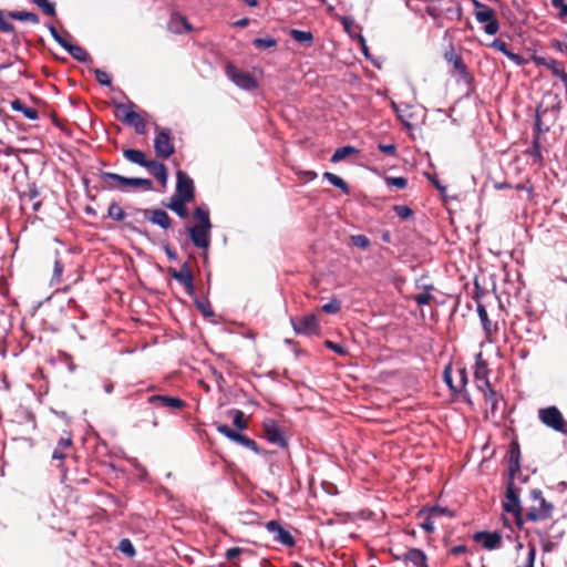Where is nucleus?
Masks as SVG:
<instances>
[{"label": "nucleus", "instance_id": "nucleus-1", "mask_svg": "<svg viewBox=\"0 0 567 567\" xmlns=\"http://www.w3.org/2000/svg\"><path fill=\"white\" fill-rule=\"evenodd\" d=\"M546 97L551 101L546 103L544 99L536 107L533 143L532 150L529 151V155L534 158L535 162L543 161L540 135L550 130L551 125L556 122L561 109V101L558 95L548 93Z\"/></svg>", "mask_w": 567, "mask_h": 567}, {"label": "nucleus", "instance_id": "nucleus-2", "mask_svg": "<svg viewBox=\"0 0 567 567\" xmlns=\"http://www.w3.org/2000/svg\"><path fill=\"white\" fill-rule=\"evenodd\" d=\"M519 456L520 447L517 441H513L509 444V449L506 454L508 464V481L506 487V502L503 503V508L507 513L523 512L519 501L520 488L515 485V475L519 472Z\"/></svg>", "mask_w": 567, "mask_h": 567}, {"label": "nucleus", "instance_id": "nucleus-3", "mask_svg": "<svg viewBox=\"0 0 567 567\" xmlns=\"http://www.w3.org/2000/svg\"><path fill=\"white\" fill-rule=\"evenodd\" d=\"M193 218L196 224L186 225L185 231L196 248L207 251L210 247L213 228L209 209L207 207H196L193 212Z\"/></svg>", "mask_w": 567, "mask_h": 567}, {"label": "nucleus", "instance_id": "nucleus-4", "mask_svg": "<svg viewBox=\"0 0 567 567\" xmlns=\"http://www.w3.org/2000/svg\"><path fill=\"white\" fill-rule=\"evenodd\" d=\"M100 178L103 183V187L107 189H125L128 186L141 187L144 190H151L153 188V182L148 178L124 177L110 172H101Z\"/></svg>", "mask_w": 567, "mask_h": 567}, {"label": "nucleus", "instance_id": "nucleus-5", "mask_svg": "<svg viewBox=\"0 0 567 567\" xmlns=\"http://www.w3.org/2000/svg\"><path fill=\"white\" fill-rule=\"evenodd\" d=\"M530 498L533 501V505L528 508L526 513V518L532 522L537 520H546L551 517L554 506L551 503H548L544 496L543 492L538 488H534L530 491Z\"/></svg>", "mask_w": 567, "mask_h": 567}, {"label": "nucleus", "instance_id": "nucleus-6", "mask_svg": "<svg viewBox=\"0 0 567 567\" xmlns=\"http://www.w3.org/2000/svg\"><path fill=\"white\" fill-rule=\"evenodd\" d=\"M474 6V14L476 20L480 23H484V31L489 34L494 35L499 30V23L496 18L495 11L489 8L487 4L482 3L478 0H471Z\"/></svg>", "mask_w": 567, "mask_h": 567}, {"label": "nucleus", "instance_id": "nucleus-7", "mask_svg": "<svg viewBox=\"0 0 567 567\" xmlns=\"http://www.w3.org/2000/svg\"><path fill=\"white\" fill-rule=\"evenodd\" d=\"M538 417L547 427L567 436V421L557 406L551 405L539 409Z\"/></svg>", "mask_w": 567, "mask_h": 567}, {"label": "nucleus", "instance_id": "nucleus-8", "mask_svg": "<svg viewBox=\"0 0 567 567\" xmlns=\"http://www.w3.org/2000/svg\"><path fill=\"white\" fill-rule=\"evenodd\" d=\"M18 20L23 22H30L32 24H38L40 22L39 17L29 11H4L0 9V32L2 33H12L16 31V27L9 21Z\"/></svg>", "mask_w": 567, "mask_h": 567}, {"label": "nucleus", "instance_id": "nucleus-9", "mask_svg": "<svg viewBox=\"0 0 567 567\" xmlns=\"http://www.w3.org/2000/svg\"><path fill=\"white\" fill-rule=\"evenodd\" d=\"M156 136L154 138V150L157 157L169 158L175 153L172 131L167 127L156 126Z\"/></svg>", "mask_w": 567, "mask_h": 567}, {"label": "nucleus", "instance_id": "nucleus-10", "mask_svg": "<svg viewBox=\"0 0 567 567\" xmlns=\"http://www.w3.org/2000/svg\"><path fill=\"white\" fill-rule=\"evenodd\" d=\"M133 106V103H130L128 105L122 103L116 104V109L123 112V116H118V118L123 123L133 126L137 134L144 135L146 133V123L138 113L132 110Z\"/></svg>", "mask_w": 567, "mask_h": 567}, {"label": "nucleus", "instance_id": "nucleus-11", "mask_svg": "<svg viewBox=\"0 0 567 567\" xmlns=\"http://www.w3.org/2000/svg\"><path fill=\"white\" fill-rule=\"evenodd\" d=\"M174 197L193 202L195 198V186L193 179L184 172L176 173V189Z\"/></svg>", "mask_w": 567, "mask_h": 567}, {"label": "nucleus", "instance_id": "nucleus-12", "mask_svg": "<svg viewBox=\"0 0 567 567\" xmlns=\"http://www.w3.org/2000/svg\"><path fill=\"white\" fill-rule=\"evenodd\" d=\"M143 214L144 218L151 221L154 225L159 226L163 229H168L172 227L173 220L169 215L163 209H142L132 207V214Z\"/></svg>", "mask_w": 567, "mask_h": 567}, {"label": "nucleus", "instance_id": "nucleus-13", "mask_svg": "<svg viewBox=\"0 0 567 567\" xmlns=\"http://www.w3.org/2000/svg\"><path fill=\"white\" fill-rule=\"evenodd\" d=\"M262 430L266 440L279 447H286L288 445L285 432L279 427L277 422L272 419H266L262 422Z\"/></svg>", "mask_w": 567, "mask_h": 567}, {"label": "nucleus", "instance_id": "nucleus-14", "mask_svg": "<svg viewBox=\"0 0 567 567\" xmlns=\"http://www.w3.org/2000/svg\"><path fill=\"white\" fill-rule=\"evenodd\" d=\"M291 324L297 334H318L320 326L316 315L310 313L297 319H291Z\"/></svg>", "mask_w": 567, "mask_h": 567}, {"label": "nucleus", "instance_id": "nucleus-15", "mask_svg": "<svg viewBox=\"0 0 567 567\" xmlns=\"http://www.w3.org/2000/svg\"><path fill=\"white\" fill-rule=\"evenodd\" d=\"M168 275L184 286L186 292L189 296L195 293L194 277L189 268L188 262H184L179 270L169 267L167 269Z\"/></svg>", "mask_w": 567, "mask_h": 567}, {"label": "nucleus", "instance_id": "nucleus-16", "mask_svg": "<svg viewBox=\"0 0 567 567\" xmlns=\"http://www.w3.org/2000/svg\"><path fill=\"white\" fill-rule=\"evenodd\" d=\"M216 430L229 440L251 450L254 453L258 454L260 452L258 444L252 439L230 429L227 424H217Z\"/></svg>", "mask_w": 567, "mask_h": 567}, {"label": "nucleus", "instance_id": "nucleus-17", "mask_svg": "<svg viewBox=\"0 0 567 567\" xmlns=\"http://www.w3.org/2000/svg\"><path fill=\"white\" fill-rule=\"evenodd\" d=\"M226 74L241 89L252 90L257 86V82L250 73L238 70L231 63L226 65Z\"/></svg>", "mask_w": 567, "mask_h": 567}, {"label": "nucleus", "instance_id": "nucleus-18", "mask_svg": "<svg viewBox=\"0 0 567 567\" xmlns=\"http://www.w3.org/2000/svg\"><path fill=\"white\" fill-rule=\"evenodd\" d=\"M147 402L155 408H164L175 412L186 408V402L176 396L155 394L147 399Z\"/></svg>", "mask_w": 567, "mask_h": 567}, {"label": "nucleus", "instance_id": "nucleus-19", "mask_svg": "<svg viewBox=\"0 0 567 567\" xmlns=\"http://www.w3.org/2000/svg\"><path fill=\"white\" fill-rule=\"evenodd\" d=\"M474 381L478 391L484 392L492 389L488 380V367L487 362L482 359V354L477 355L474 370Z\"/></svg>", "mask_w": 567, "mask_h": 567}, {"label": "nucleus", "instance_id": "nucleus-20", "mask_svg": "<svg viewBox=\"0 0 567 567\" xmlns=\"http://www.w3.org/2000/svg\"><path fill=\"white\" fill-rule=\"evenodd\" d=\"M269 533L275 535V540L279 542L280 544L293 547L296 545V540L293 536L286 530L278 520H270L266 525Z\"/></svg>", "mask_w": 567, "mask_h": 567}, {"label": "nucleus", "instance_id": "nucleus-21", "mask_svg": "<svg viewBox=\"0 0 567 567\" xmlns=\"http://www.w3.org/2000/svg\"><path fill=\"white\" fill-rule=\"evenodd\" d=\"M474 540L482 543L488 550L498 548L502 545V536L497 532H478L474 535Z\"/></svg>", "mask_w": 567, "mask_h": 567}, {"label": "nucleus", "instance_id": "nucleus-22", "mask_svg": "<svg viewBox=\"0 0 567 567\" xmlns=\"http://www.w3.org/2000/svg\"><path fill=\"white\" fill-rule=\"evenodd\" d=\"M485 403L489 406L485 412V419H496L498 416V402L502 395L493 388L482 392Z\"/></svg>", "mask_w": 567, "mask_h": 567}, {"label": "nucleus", "instance_id": "nucleus-23", "mask_svg": "<svg viewBox=\"0 0 567 567\" xmlns=\"http://www.w3.org/2000/svg\"><path fill=\"white\" fill-rule=\"evenodd\" d=\"M445 59L453 64L454 70L460 74V76L464 81L470 82L472 80V75L470 74L467 66L463 62L462 56L457 55L453 49L445 53Z\"/></svg>", "mask_w": 567, "mask_h": 567}, {"label": "nucleus", "instance_id": "nucleus-24", "mask_svg": "<svg viewBox=\"0 0 567 567\" xmlns=\"http://www.w3.org/2000/svg\"><path fill=\"white\" fill-rule=\"evenodd\" d=\"M491 47L499 52H502L504 55H506L511 61H513L516 65H525L527 63V60L524 59L522 55L516 54L512 52L507 43L501 39H495Z\"/></svg>", "mask_w": 567, "mask_h": 567}, {"label": "nucleus", "instance_id": "nucleus-25", "mask_svg": "<svg viewBox=\"0 0 567 567\" xmlns=\"http://www.w3.org/2000/svg\"><path fill=\"white\" fill-rule=\"evenodd\" d=\"M168 30L173 33L190 32L193 27L186 17L181 13H173L168 23Z\"/></svg>", "mask_w": 567, "mask_h": 567}, {"label": "nucleus", "instance_id": "nucleus-26", "mask_svg": "<svg viewBox=\"0 0 567 567\" xmlns=\"http://www.w3.org/2000/svg\"><path fill=\"white\" fill-rule=\"evenodd\" d=\"M159 183L163 185L167 182V168L166 166L155 159L147 161V163L144 166Z\"/></svg>", "mask_w": 567, "mask_h": 567}, {"label": "nucleus", "instance_id": "nucleus-27", "mask_svg": "<svg viewBox=\"0 0 567 567\" xmlns=\"http://www.w3.org/2000/svg\"><path fill=\"white\" fill-rule=\"evenodd\" d=\"M190 203V200L187 199H181L177 197L172 196L169 198V202L165 204V206L174 212L179 218L186 219L188 218V208L187 204Z\"/></svg>", "mask_w": 567, "mask_h": 567}, {"label": "nucleus", "instance_id": "nucleus-28", "mask_svg": "<svg viewBox=\"0 0 567 567\" xmlns=\"http://www.w3.org/2000/svg\"><path fill=\"white\" fill-rule=\"evenodd\" d=\"M532 60L538 66L539 65L546 66L548 70L551 71L553 75H555L557 78L559 76L560 72L565 71L564 68L561 66V63H559L555 59L545 58V56L534 54Z\"/></svg>", "mask_w": 567, "mask_h": 567}, {"label": "nucleus", "instance_id": "nucleus-29", "mask_svg": "<svg viewBox=\"0 0 567 567\" xmlns=\"http://www.w3.org/2000/svg\"><path fill=\"white\" fill-rule=\"evenodd\" d=\"M403 559L404 561L413 564L415 567H429L425 553L419 548H410L403 555Z\"/></svg>", "mask_w": 567, "mask_h": 567}, {"label": "nucleus", "instance_id": "nucleus-30", "mask_svg": "<svg viewBox=\"0 0 567 567\" xmlns=\"http://www.w3.org/2000/svg\"><path fill=\"white\" fill-rule=\"evenodd\" d=\"M62 48L65 49L73 59L79 62H89L92 61L87 51L79 44H72L69 41L62 43Z\"/></svg>", "mask_w": 567, "mask_h": 567}, {"label": "nucleus", "instance_id": "nucleus-31", "mask_svg": "<svg viewBox=\"0 0 567 567\" xmlns=\"http://www.w3.org/2000/svg\"><path fill=\"white\" fill-rule=\"evenodd\" d=\"M477 313L481 319L485 334L486 337L489 338L493 333L497 331V324L491 321L485 307L481 303L477 305Z\"/></svg>", "mask_w": 567, "mask_h": 567}, {"label": "nucleus", "instance_id": "nucleus-32", "mask_svg": "<svg viewBox=\"0 0 567 567\" xmlns=\"http://www.w3.org/2000/svg\"><path fill=\"white\" fill-rule=\"evenodd\" d=\"M10 105L13 111L21 112L29 120H37L39 117L38 111L33 107H28L20 99H14Z\"/></svg>", "mask_w": 567, "mask_h": 567}, {"label": "nucleus", "instance_id": "nucleus-33", "mask_svg": "<svg viewBox=\"0 0 567 567\" xmlns=\"http://www.w3.org/2000/svg\"><path fill=\"white\" fill-rule=\"evenodd\" d=\"M123 155L131 163L137 164L142 167H144L148 161L146 159L145 153L143 151L135 148H124Z\"/></svg>", "mask_w": 567, "mask_h": 567}, {"label": "nucleus", "instance_id": "nucleus-34", "mask_svg": "<svg viewBox=\"0 0 567 567\" xmlns=\"http://www.w3.org/2000/svg\"><path fill=\"white\" fill-rule=\"evenodd\" d=\"M72 445V439L70 434H66L65 436H62L59 442L58 446L54 449L52 453L53 460H64L66 454L64 453L65 450L70 449Z\"/></svg>", "mask_w": 567, "mask_h": 567}, {"label": "nucleus", "instance_id": "nucleus-35", "mask_svg": "<svg viewBox=\"0 0 567 567\" xmlns=\"http://www.w3.org/2000/svg\"><path fill=\"white\" fill-rule=\"evenodd\" d=\"M449 3L451 6L443 9V13H445L449 20H457L460 21L463 17V9L458 1L450 0Z\"/></svg>", "mask_w": 567, "mask_h": 567}, {"label": "nucleus", "instance_id": "nucleus-36", "mask_svg": "<svg viewBox=\"0 0 567 567\" xmlns=\"http://www.w3.org/2000/svg\"><path fill=\"white\" fill-rule=\"evenodd\" d=\"M323 178L327 179L330 184L341 189V192L346 195L350 194L349 185L338 175L326 172L323 173Z\"/></svg>", "mask_w": 567, "mask_h": 567}, {"label": "nucleus", "instance_id": "nucleus-37", "mask_svg": "<svg viewBox=\"0 0 567 567\" xmlns=\"http://www.w3.org/2000/svg\"><path fill=\"white\" fill-rule=\"evenodd\" d=\"M233 417V423L238 430H246L248 427V419L241 410L233 409L228 412Z\"/></svg>", "mask_w": 567, "mask_h": 567}, {"label": "nucleus", "instance_id": "nucleus-38", "mask_svg": "<svg viewBox=\"0 0 567 567\" xmlns=\"http://www.w3.org/2000/svg\"><path fill=\"white\" fill-rule=\"evenodd\" d=\"M358 152L359 151L355 147L350 146V145H347V146H343V147H339L333 153V155L331 157V162L332 163H338V162L347 158L348 156H350L352 154H357Z\"/></svg>", "mask_w": 567, "mask_h": 567}, {"label": "nucleus", "instance_id": "nucleus-39", "mask_svg": "<svg viewBox=\"0 0 567 567\" xmlns=\"http://www.w3.org/2000/svg\"><path fill=\"white\" fill-rule=\"evenodd\" d=\"M289 34L295 41L299 43H307L310 45L313 42V35L309 31L292 29L290 30Z\"/></svg>", "mask_w": 567, "mask_h": 567}, {"label": "nucleus", "instance_id": "nucleus-40", "mask_svg": "<svg viewBox=\"0 0 567 567\" xmlns=\"http://www.w3.org/2000/svg\"><path fill=\"white\" fill-rule=\"evenodd\" d=\"M425 12L433 18L436 27H439V28L443 27V20H442L443 8H440L433 3H429L425 8Z\"/></svg>", "mask_w": 567, "mask_h": 567}, {"label": "nucleus", "instance_id": "nucleus-41", "mask_svg": "<svg viewBox=\"0 0 567 567\" xmlns=\"http://www.w3.org/2000/svg\"><path fill=\"white\" fill-rule=\"evenodd\" d=\"M252 45L259 50L272 49L277 47V40L271 37L257 38L252 41Z\"/></svg>", "mask_w": 567, "mask_h": 567}, {"label": "nucleus", "instance_id": "nucleus-42", "mask_svg": "<svg viewBox=\"0 0 567 567\" xmlns=\"http://www.w3.org/2000/svg\"><path fill=\"white\" fill-rule=\"evenodd\" d=\"M32 2L39 7L45 16L55 17V6L48 0H32Z\"/></svg>", "mask_w": 567, "mask_h": 567}, {"label": "nucleus", "instance_id": "nucleus-43", "mask_svg": "<svg viewBox=\"0 0 567 567\" xmlns=\"http://www.w3.org/2000/svg\"><path fill=\"white\" fill-rule=\"evenodd\" d=\"M107 215L110 218L116 220V221H122L126 214L124 213L123 208L116 204V203H112L110 206H109V209H107Z\"/></svg>", "mask_w": 567, "mask_h": 567}, {"label": "nucleus", "instance_id": "nucleus-44", "mask_svg": "<svg viewBox=\"0 0 567 567\" xmlns=\"http://www.w3.org/2000/svg\"><path fill=\"white\" fill-rule=\"evenodd\" d=\"M341 310V301L333 297L330 301L321 307V311L324 313L334 315Z\"/></svg>", "mask_w": 567, "mask_h": 567}, {"label": "nucleus", "instance_id": "nucleus-45", "mask_svg": "<svg viewBox=\"0 0 567 567\" xmlns=\"http://www.w3.org/2000/svg\"><path fill=\"white\" fill-rule=\"evenodd\" d=\"M350 239L353 246L363 250L368 249L371 245L370 239L365 235H352Z\"/></svg>", "mask_w": 567, "mask_h": 567}, {"label": "nucleus", "instance_id": "nucleus-46", "mask_svg": "<svg viewBox=\"0 0 567 567\" xmlns=\"http://www.w3.org/2000/svg\"><path fill=\"white\" fill-rule=\"evenodd\" d=\"M118 549L127 557H133L136 554L132 542L127 538H124L120 542Z\"/></svg>", "mask_w": 567, "mask_h": 567}, {"label": "nucleus", "instance_id": "nucleus-47", "mask_svg": "<svg viewBox=\"0 0 567 567\" xmlns=\"http://www.w3.org/2000/svg\"><path fill=\"white\" fill-rule=\"evenodd\" d=\"M95 79L101 85L110 86L112 84L111 75L101 69L94 70Z\"/></svg>", "mask_w": 567, "mask_h": 567}, {"label": "nucleus", "instance_id": "nucleus-48", "mask_svg": "<svg viewBox=\"0 0 567 567\" xmlns=\"http://www.w3.org/2000/svg\"><path fill=\"white\" fill-rule=\"evenodd\" d=\"M385 183L389 186H395L399 189H403L408 185V179L405 177H385Z\"/></svg>", "mask_w": 567, "mask_h": 567}, {"label": "nucleus", "instance_id": "nucleus-49", "mask_svg": "<svg viewBox=\"0 0 567 567\" xmlns=\"http://www.w3.org/2000/svg\"><path fill=\"white\" fill-rule=\"evenodd\" d=\"M393 209L395 214L402 219H408L413 215L412 209L405 205H395Z\"/></svg>", "mask_w": 567, "mask_h": 567}, {"label": "nucleus", "instance_id": "nucleus-50", "mask_svg": "<svg viewBox=\"0 0 567 567\" xmlns=\"http://www.w3.org/2000/svg\"><path fill=\"white\" fill-rule=\"evenodd\" d=\"M413 300L419 305V306H424V305H429L431 303L433 300H434V296L431 295L430 292H422V293H419V295H415L413 297Z\"/></svg>", "mask_w": 567, "mask_h": 567}, {"label": "nucleus", "instance_id": "nucleus-51", "mask_svg": "<svg viewBox=\"0 0 567 567\" xmlns=\"http://www.w3.org/2000/svg\"><path fill=\"white\" fill-rule=\"evenodd\" d=\"M443 379L444 381L446 382V384L450 386V389L454 392H460V390L457 389V384L455 385L452 381V369L450 365H447L445 369H444V372H443Z\"/></svg>", "mask_w": 567, "mask_h": 567}, {"label": "nucleus", "instance_id": "nucleus-52", "mask_svg": "<svg viewBox=\"0 0 567 567\" xmlns=\"http://www.w3.org/2000/svg\"><path fill=\"white\" fill-rule=\"evenodd\" d=\"M324 346L332 350L333 352L340 354V355H344L347 353V351L344 350V348L339 344V343H334L333 341H330V340H326L324 341Z\"/></svg>", "mask_w": 567, "mask_h": 567}, {"label": "nucleus", "instance_id": "nucleus-53", "mask_svg": "<svg viewBox=\"0 0 567 567\" xmlns=\"http://www.w3.org/2000/svg\"><path fill=\"white\" fill-rule=\"evenodd\" d=\"M243 553V549L240 547H231L227 549L225 556L229 561H235L237 557Z\"/></svg>", "mask_w": 567, "mask_h": 567}, {"label": "nucleus", "instance_id": "nucleus-54", "mask_svg": "<svg viewBox=\"0 0 567 567\" xmlns=\"http://www.w3.org/2000/svg\"><path fill=\"white\" fill-rule=\"evenodd\" d=\"M458 374H460V382L457 384V389L460 390V392H463L467 384V373H466L465 368L460 369Z\"/></svg>", "mask_w": 567, "mask_h": 567}, {"label": "nucleus", "instance_id": "nucleus-55", "mask_svg": "<svg viewBox=\"0 0 567 567\" xmlns=\"http://www.w3.org/2000/svg\"><path fill=\"white\" fill-rule=\"evenodd\" d=\"M379 150L386 155H395L396 147L394 144H379Z\"/></svg>", "mask_w": 567, "mask_h": 567}, {"label": "nucleus", "instance_id": "nucleus-56", "mask_svg": "<svg viewBox=\"0 0 567 567\" xmlns=\"http://www.w3.org/2000/svg\"><path fill=\"white\" fill-rule=\"evenodd\" d=\"M197 308L200 310V312L206 317L214 316V311L212 310L209 305H205L204 302L196 301Z\"/></svg>", "mask_w": 567, "mask_h": 567}, {"label": "nucleus", "instance_id": "nucleus-57", "mask_svg": "<svg viewBox=\"0 0 567 567\" xmlns=\"http://www.w3.org/2000/svg\"><path fill=\"white\" fill-rule=\"evenodd\" d=\"M63 272V264L60 260H55L53 268V279L60 281Z\"/></svg>", "mask_w": 567, "mask_h": 567}, {"label": "nucleus", "instance_id": "nucleus-58", "mask_svg": "<svg viewBox=\"0 0 567 567\" xmlns=\"http://www.w3.org/2000/svg\"><path fill=\"white\" fill-rule=\"evenodd\" d=\"M432 518L433 516H430L429 514L425 520L421 524V527L427 533H432L434 530V524Z\"/></svg>", "mask_w": 567, "mask_h": 567}, {"label": "nucleus", "instance_id": "nucleus-59", "mask_svg": "<svg viewBox=\"0 0 567 567\" xmlns=\"http://www.w3.org/2000/svg\"><path fill=\"white\" fill-rule=\"evenodd\" d=\"M49 31L52 35V38L62 47V43H65L66 40L64 38H62L58 30L53 27V25H49Z\"/></svg>", "mask_w": 567, "mask_h": 567}, {"label": "nucleus", "instance_id": "nucleus-60", "mask_svg": "<svg viewBox=\"0 0 567 567\" xmlns=\"http://www.w3.org/2000/svg\"><path fill=\"white\" fill-rule=\"evenodd\" d=\"M429 513H430V516L435 517V516L447 514L450 512H449L447 508H443V507H440V506H434V507L429 509Z\"/></svg>", "mask_w": 567, "mask_h": 567}, {"label": "nucleus", "instance_id": "nucleus-61", "mask_svg": "<svg viewBox=\"0 0 567 567\" xmlns=\"http://www.w3.org/2000/svg\"><path fill=\"white\" fill-rule=\"evenodd\" d=\"M429 179L432 182V184L436 187V189L441 193V194H444L445 190H446V187L444 185H442L440 183V181L436 178V177H433L431 175H429Z\"/></svg>", "mask_w": 567, "mask_h": 567}, {"label": "nucleus", "instance_id": "nucleus-62", "mask_svg": "<svg viewBox=\"0 0 567 567\" xmlns=\"http://www.w3.org/2000/svg\"><path fill=\"white\" fill-rule=\"evenodd\" d=\"M535 556H536V549L534 546H532L528 551L527 564L525 567H534Z\"/></svg>", "mask_w": 567, "mask_h": 567}, {"label": "nucleus", "instance_id": "nucleus-63", "mask_svg": "<svg viewBox=\"0 0 567 567\" xmlns=\"http://www.w3.org/2000/svg\"><path fill=\"white\" fill-rule=\"evenodd\" d=\"M467 548L465 545H457L451 548V554L457 556L464 554Z\"/></svg>", "mask_w": 567, "mask_h": 567}, {"label": "nucleus", "instance_id": "nucleus-64", "mask_svg": "<svg viewBox=\"0 0 567 567\" xmlns=\"http://www.w3.org/2000/svg\"><path fill=\"white\" fill-rule=\"evenodd\" d=\"M165 254L169 260H176L177 254L168 245L164 247Z\"/></svg>", "mask_w": 567, "mask_h": 567}]
</instances>
